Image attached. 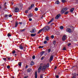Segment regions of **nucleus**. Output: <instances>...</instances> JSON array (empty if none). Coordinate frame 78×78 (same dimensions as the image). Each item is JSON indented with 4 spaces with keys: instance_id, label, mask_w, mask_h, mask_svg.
Returning <instances> with one entry per match:
<instances>
[{
    "instance_id": "f257e3e1",
    "label": "nucleus",
    "mask_w": 78,
    "mask_h": 78,
    "mask_svg": "<svg viewBox=\"0 0 78 78\" xmlns=\"http://www.w3.org/2000/svg\"><path fill=\"white\" fill-rule=\"evenodd\" d=\"M49 29L50 27L49 26H48L44 27L43 29L41 30H43V31L44 32H46V31H48V30H49Z\"/></svg>"
},
{
    "instance_id": "f03ea898",
    "label": "nucleus",
    "mask_w": 78,
    "mask_h": 78,
    "mask_svg": "<svg viewBox=\"0 0 78 78\" xmlns=\"http://www.w3.org/2000/svg\"><path fill=\"white\" fill-rule=\"evenodd\" d=\"M67 10V7H64L63 9L61 10L60 12L62 14H64L66 11Z\"/></svg>"
},
{
    "instance_id": "7ed1b4c3",
    "label": "nucleus",
    "mask_w": 78,
    "mask_h": 78,
    "mask_svg": "<svg viewBox=\"0 0 78 78\" xmlns=\"http://www.w3.org/2000/svg\"><path fill=\"white\" fill-rule=\"evenodd\" d=\"M6 5V2H5V3L4 5V6L3 7V9H4V10H5V11H6V9H7V7H6V6H7Z\"/></svg>"
},
{
    "instance_id": "20e7f679",
    "label": "nucleus",
    "mask_w": 78,
    "mask_h": 78,
    "mask_svg": "<svg viewBox=\"0 0 78 78\" xmlns=\"http://www.w3.org/2000/svg\"><path fill=\"white\" fill-rule=\"evenodd\" d=\"M32 30H30V32L31 33H35L36 32V29L34 28H32Z\"/></svg>"
},
{
    "instance_id": "39448f33",
    "label": "nucleus",
    "mask_w": 78,
    "mask_h": 78,
    "mask_svg": "<svg viewBox=\"0 0 78 78\" xmlns=\"http://www.w3.org/2000/svg\"><path fill=\"white\" fill-rule=\"evenodd\" d=\"M46 67H47L45 66H45H43L42 67H41V68H42V71H44L45 70Z\"/></svg>"
},
{
    "instance_id": "423d86ee",
    "label": "nucleus",
    "mask_w": 78,
    "mask_h": 78,
    "mask_svg": "<svg viewBox=\"0 0 78 78\" xmlns=\"http://www.w3.org/2000/svg\"><path fill=\"white\" fill-rule=\"evenodd\" d=\"M60 16H61V14H59L57 15V16L55 17V19H57V20L58 19L59 17H60Z\"/></svg>"
},
{
    "instance_id": "0eeeda50",
    "label": "nucleus",
    "mask_w": 78,
    "mask_h": 78,
    "mask_svg": "<svg viewBox=\"0 0 78 78\" xmlns=\"http://www.w3.org/2000/svg\"><path fill=\"white\" fill-rule=\"evenodd\" d=\"M66 32L70 33L72 32V30L70 28H68L66 29Z\"/></svg>"
},
{
    "instance_id": "6e6552de",
    "label": "nucleus",
    "mask_w": 78,
    "mask_h": 78,
    "mask_svg": "<svg viewBox=\"0 0 78 78\" xmlns=\"http://www.w3.org/2000/svg\"><path fill=\"white\" fill-rule=\"evenodd\" d=\"M66 37H67L66 35H64L63 36V37H62V41H66Z\"/></svg>"
},
{
    "instance_id": "1a4fd4ad",
    "label": "nucleus",
    "mask_w": 78,
    "mask_h": 78,
    "mask_svg": "<svg viewBox=\"0 0 78 78\" xmlns=\"http://www.w3.org/2000/svg\"><path fill=\"white\" fill-rule=\"evenodd\" d=\"M41 66H40L38 68V73H41Z\"/></svg>"
},
{
    "instance_id": "9d476101",
    "label": "nucleus",
    "mask_w": 78,
    "mask_h": 78,
    "mask_svg": "<svg viewBox=\"0 0 78 78\" xmlns=\"http://www.w3.org/2000/svg\"><path fill=\"white\" fill-rule=\"evenodd\" d=\"M19 11V9L18 8L16 7L15 9V12H17Z\"/></svg>"
},
{
    "instance_id": "9b49d317",
    "label": "nucleus",
    "mask_w": 78,
    "mask_h": 78,
    "mask_svg": "<svg viewBox=\"0 0 78 78\" xmlns=\"http://www.w3.org/2000/svg\"><path fill=\"white\" fill-rule=\"evenodd\" d=\"M34 6V4H32L31 5L30 7H29L28 9H31L32 8H33V6Z\"/></svg>"
},
{
    "instance_id": "f8f14e48",
    "label": "nucleus",
    "mask_w": 78,
    "mask_h": 78,
    "mask_svg": "<svg viewBox=\"0 0 78 78\" xmlns=\"http://www.w3.org/2000/svg\"><path fill=\"white\" fill-rule=\"evenodd\" d=\"M33 16V13H30V14H29L28 16V17L29 18L30 17H31Z\"/></svg>"
},
{
    "instance_id": "ddd939ff",
    "label": "nucleus",
    "mask_w": 78,
    "mask_h": 78,
    "mask_svg": "<svg viewBox=\"0 0 78 78\" xmlns=\"http://www.w3.org/2000/svg\"><path fill=\"white\" fill-rule=\"evenodd\" d=\"M54 57V56H51V57H50V62H51L52 60L53 59V58Z\"/></svg>"
},
{
    "instance_id": "4468645a",
    "label": "nucleus",
    "mask_w": 78,
    "mask_h": 78,
    "mask_svg": "<svg viewBox=\"0 0 78 78\" xmlns=\"http://www.w3.org/2000/svg\"><path fill=\"white\" fill-rule=\"evenodd\" d=\"M49 63H48L47 64V65H46L45 64H44L43 66H45V65L46 67H47L48 68V67H49Z\"/></svg>"
},
{
    "instance_id": "2eb2a0df",
    "label": "nucleus",
    "mask_w": 78,
    "mask_h": 78,
    "mask_svg": "<svg viewBox=\"0 0 78 78\" xmlns=\"http://www.w3.org/2000/svg\"><path fill=\"white\" fill-rule=\"evenodd\" d=\"M36 35V34H30V36L32 37H34Z\"/></svg>"
},
{
    "instance_id": "dca6fc26",
    "label": "nucleus",
    "mask_w": 78,
    "mask_h": 78,
    "mask_svg": "<svg viewBox=\"0 0 78 78\" xmlns=\"http://www.w3.org/2000/svg\"><path fill=\"white\" fill-rule=\"evenodd\" d=\"M15 27H17V26L18 25V22L16 21L15 22Z\"/></svg>"
},
{
    "instance_id": "f3484780",
    "label": "nucleus",
    "mask_w": 78,
    "mask_h": 78,
    "mask_svg": "<svg viewBox=\"0 0 78 78\" xmlns=\"http://www.w3.org/2000/svg\"><path fill=\"white\" fill-rule=\"evenodd\" d=\"M35 78H37V72H35Z\"/></svg>"
},
{
    "instance_id": "a211bd4d",
    "label": "nucleus",
    "mask_w": 78,
    "mask_h": 78,
    "mask_svg": "<svg viewBox=\"0 0 78 78\" xmlns=\"http://www.w3.org/2000/svg\"><path fill=\"white\" fill-rule=\"evenodd\" d=\"M73 11H74V8H73L70 9V12H72Z\"/></svg>"
},
{
    "instance_id": "6ab92c4d",
    "label": "nucleus",
    "mask_w": 78,
    "mask_h": 78,
    "mask_svg": "<svg viewBox=\"0 0 78 78\" xmlns=\"http://www.w3.org/2000/svg\"><path fill=\"white\" fill-rule=\"evenodd\" d=\"M55 4H57V5L59 4V2L58 0H57L55 2Z\"/></svg>"
},
{
    "instance_id": "aec40b11",
    "label": "nucleus",
    "mask_w": 78,
    "mask_h": 78,
    "mask_svg": "<svg viewBox=\"0 0 78 78\" xmlns=\"http://www.w3.org/2000/svg\"><path fill=\"white\" fill-rule=\"evenodd\" d=\"M44 52L43 51L41 52V56H42V55H43L44 53Z\"/></svg>"
},
{
    "instance_id": "412c9836",
    "label": "nucleus",
    "mask_w": 78,
    "mask_h": 78,
    "mask_svg": "<svg viewBox=\"0 0 78 78\" xmlns=\"http://www.w3.org/2000/svg\"><path fill=\"white\" fill-rule=\"evenodd\" d=\"M34 65V62L33 61L31 62H30V65L33 66Z\"/></svg>"
},
{
    "instance_id": "4be33fe9",
    "label": "nucleus",
    "mask_w": 78,
    "mask_h": 78,
    "mask_svg": "<svg viewBox=\"0 0 78 78\" xmlns=\"http://www.w3.org/2000/svg\"><path fill=\"white\" fill-rule=\"evenodd\" d=\"M43 30V29H41V30H39L38 32V33H37V34H39V33H40L41 31H42V30Z\"/></svg>"
},
{
    "instance_id": "5701e85b",
    "label": "nucleus",
    "mask_w": 78,
    "mask_h": 78,
    "mask_svg": "<svg viewBox=\"0 0 78 78\" xmlns=\"http://www.w3.org/2000/svg\"><path fill=\"white\" fill-rule=\"evenodd\" d=\"M18 65H19V66H21V62H19L18 63Z\"/></svg>"
},
{
    "instance_id": "b1692460",
    "label": "nucleus",
    "mask_w": 78,
    "mask_h": 78,
    "mask_svg": "<svg viewBox=\"0 0 78 78\" xmlns=\"http://www.w3.org/2000/svg\"><path fill=\"white\" fill-rule=\"evenodd\" d=\"M19 48L21 50H22L23 49V48L21 45H20Z\"/></svg>"
},
{
    "instance_id": "393cba45",
    "label": "nucleus",
    "mask_w": 78,
    "mask_h": 78,
    "mask_svg": "<svg viewBox=\"0 0 78 78\" xmlns=\"http://www.w3.org/2000/svg\"><path fill=\"white\" fill-rule=\"evenodd\" d=\"M60 28L61 30H63V26H61V27H60Z\"/></svg>"
},
{
    "instance_id": "a878e982",
    "label": "nucleus",
    "mask_w": 78,
    "mask_h": 78,
    "mask_svg": "<svg viewBox=\"0 0 78 78\" xmlns=\"http://www.w3.org/2000/svg\"><path fill=\"white\" fill-rule=\"evenodd\" d=\"M69 14V12L68 11H66V12H65L64 13V14H66V15Z\"/></svg>"
},
{
    "instance_id": "bb28decb",
    "label": "nucleus",
    "mask_w": 78,
    "mask_h": 78,
    "mask_svg": "<svg viewBox=\"0 0 78 78\" xmlns=\"http://www.w3.org/2000/svg\"><path fill=\"white\" fill-rule=\"evenodd\" d=\"M31 71V69H29L27 70V72H30Z\"/></svg>"
},
{
    "instance_id": "cd10ccee",
    "label": "nucleus",
    "mask_w": 78,
    "mask_h": 78,
    "mask_svg": "<svg viewBox=\"0 0 78 78\" xmlns=\"http://www.w3.org/2000/svg\"><path fill=\"white\" fill-rule=\"evenodd\" d=\"M53 20H51L50 21L48 22V24H49L50 23H51Z\"/></svg>"
},
{
    "instance_id": "c85d7f7f",
    "label": "nucleus",
    "mask_w": 78,
    "mask_h": 78,
    "mask_svg": "<svg viewBox=\"0 0 78 78\" xmlns=\"http://www.w3.org/2000/svg\"><path fill=\"white\" fill-rule=\"evenodd\" d=\"M46 40L47 41H48V37H45Z\"/></svg>"
},
{
    "instance_id": "c756f323",
    "label": "nucleus",
    "mask_w": 78,
    "mask_h": 78,
    "mask_svg": "<svg viewBox=\"0 0 78 78\" xmlns=\"http://www.w3.org/2000/svg\"><path fill=\"white\" fill-rule=\"evenodd\" d=\"M25 29H23V30H20V31L21 32H24L25 31Z\"/></svg>"
},
{
    "instance_id": "7c9ffc66",
    "label": "nucleus",
    "mask_w": 78,
    "mask_h": 78,
    "mask_svg": "<svg viewBox=\"0 0 78 78\" xmlns=\"http://www.w3.org/2000/svg\"><path fill=\"white\" fill-rule=\"evenodd\" d=\"M16 53V51L15 50H13V51H12V53L13 54H14Z\"/></svg>"
},
{
    "instance_id": "2f4dec72",
    "label": "nucleus",
    "mask_w": 78,
    "mask_h": 78,
    "mask_svg": "<svg viewBox=\"0 0 78 78\" xmlns=\"http://www.w3.org/2000/svg\"><path fill=\"white\" fill-rule=\"evenodd\" d=\"M37 10H38V8H35V10L36 11H37Z\"/></svg>"
},
{
    "instance_id": "473e14b6",
    "label": "nucleus",
    "mask_w": 78,
    "mask_h": 78,
    "mask_svg": "<svg viewBox=\"0 0 78 78\" xmlns=\"http://www.w3.org/2000/svg\"><path fill=\"white\" fill-rule=\"evenodd\" d=\"M7 68L8 69H10V66H9V65L7 66Z\"/></svg>"
},
{
    "instance_id": "72a5a7b5",
    "label": "nucleus",
    "mask_w": 78,
    "mask_h": 78,
    "mask_svg": "<svg viewBox=\"0 0 78 78\" xmlns=\"http://www.w3.org/2000/svg\"><path fill=\"white\" fill-rule=\"evenodd\" d=\"M43 47H44L43 46H39V48H42Z\"/></svg>"
},
{
    "instance_id": "f704fd0d",
    "label": "nucleus",
    "mask_w": 78,
    "mask_h": 78,
    "mask_svg": "<svg viewBox=\"0 0 78 78\" xmlns=\"http://www.w3.org/2000/svg\"><path fill=\"white\" fill-rule=\"evenodd\" d=\"M63 50H66V47H64L63 48Z\"/></svg>"
},
{
    "instance_id": "c9c22d12",
    "label": "nucleus",
    "mask_w": 78,
    "mask_h": 78,
    "mask_svg": "<svg viewBox=\"0 0 78 78\" xmlns=\"http://www.w3.org/2000/svg\"><path fill=\"white\" fill-rule=\"evenodd\" d=\"M62 1L63 3H65L66 2V0H62Z\"/></svg>"
},
{
    "instance_id": "e433bc0d",
    "label": "nucleus",
    "mask_w": 78,
    "mask_h": 78,
    "mask_svg": "<svg viewBox=\"0 0 78 78\" xmlns=\"http://www.w3.org/2000/svg\"><path fill=\"white\" fill-rule=\"evenodd\" d=\"M51 38L52 39H54V35H51Z\"/></svg>"
},
{
    "instance_id": "4c0bfd02",
    "label": "nucleus",
    "mask_w": 78,
    "mask_h": 78,
    "mask_svg": "<svg viewBox=\"0 0 78 78\" xmlns=\"http://www.w3.org/2000/svg\"><path fill=\"white\" fill-rule=\"evenodd\" d=\"M32 58L33 59H35V56L33 55V56H32Z\"/></svg>"
},
{
    "instance_id": "58836bf2",
    "label": "nucleus",
    "mask_w": 78,
    "mask_h": 78,
    "mask_svg": "<svg viewBox=\"0 0 78 78\" xmlns=\"http://www.w3.org/2000/svg\"><path fill=\"white\" fill-rule=\"evenodd\" d=\"M7 36H8V37H9L11 36V35L9 34H7Z\"/></svg>"
},
{
    "instance_id": "ea45409f",
    "label": "nucleus",
    "mask_w": 78,
    "mask_h": 78,
    "mask_svg": "<svg viewBox=\"0 0 78 78\" xmlns=\"http://www.w3.org/2000/svg\"><path fill=\"white\" fill-rule=\"evenodd\" d=\"M51 51V49H48V53H50V52Z\"/></svg>"
},
{
    "instance_id": "a19ab883",
    "label": "nucleus",
    "mask_w": 78,
    "mask_h": 78,
    "mask_svg": "<svg viewBox=\"0 0 78 78\" xmlns=\"http://www.w3.org/2000/svg\"><path fill=\"white\" fill-rule=\"evenodd\" d=\"M44 58V57L43 56L41 58V60H43V59Z\"/></svg>"
},
{
    "instance_id": "79ce46f5",
    "label": "nucleus",
    "mask_w": 78,
    "mask_h": 78,
    "mask_svg": "<svg viewBox=\"0 0 78 78\" xmlns=\"http://www.w3.org/2000/svg\"><path fill=\"white\" fill-rule=\"evenodd\" d=\"M46 43H47V41H44V44H46Z\"/></svg>"
},
{
    "instance_id": "37998d69",
    "label": "nucleus",
    "mask_w": 78,
    "mask_h": 78,
    "mask_svg": "<svg viewBox=\"0 0 78 78\" xmlns=\"http://www.w3.org/2000/svg\"><path fill=\"white\" fill-rule=\"evenodd\" d=\"M71 45V44L70 43L68 44V46L69 47V46Z\"/></svg>"
},
{
    "instance_id": "c03bdc74",
    "label": "nucleus",
    "mask_w": 78,
    "mask_h": 78,
    "mask_svg": "<svg viewBox=\"0 0 78 78\" xmlns=\"http://www.w3.org/2000/svg\"><path fill=\"white\" fill-rule=\"evenodd\" d=\"M3 60H4V61H6V58H3Z\"/></svg>"
},
{
    "instance_id": "a18cd8bd",
    "label": "nucleus",
    "mask_w": 78,
    "mask_h": 78,
    "mask_svg": "<svg viewBox=\"0 0 78 78\" xmlns=\"http://www.w3.org/2000/svg\"><path fill=\"white\" fill-rule=\"evenodd\" d=\"M5 17H9V15H5Z\"/></svg>"
},
{
    "instance_id": "49530a36",
    "label": "nucleus",
    "mask_w": 78,
    "mask_h": 78,
    "mask_svg": "<svg viewBox=\"0 0 78 78\" xmlns=\"http://www.w3.org/2000/svg\"><path fill=\"white\" fill-rule=\"evenodd\" d=\"M56 78H59V76L58 75H57L56 76Z\"/></svg>"
},
{
    "instance_id": "de8ad7c7",
    "label": "nucleus",
    "mask_w": 78,
    "mask_h": 78,
    "mask_svg": "<svg viewBox=\"0 0 78 78\" xmlns=\"http://www.w3.org/2000/svg\"><path fill=\"white\" fill-rule=\"evenodd\" d=\"M28 10H26L25 11V12L27 14V13H28Z\"/></svg>"
},
{
    "instance_id": "09e8293b",
    "label": "nucleus",
    "mask_w": 78,
    "mask_h": 78,
    "mask_svg": "<svg viewBox=\"0 0 78 78\" xmlns=\"http://www.w3.org/2000/svg\"><path fill=\"white\" fill-rule=\"evenodd\" d=\"M12 16V15H11V14H9V17H11Z\"/></svg>"
},
{
    "instance_id": "8fccbe9b",
    "label": "nucleus",
    "mask_w": 78,
    "mask_h": 78,
    "mask_svg": "<svg viewBox=\"0 0 78 78\" xmlns=\"http://www.w3.org/2000/svg\"><path fill=\"white\" fill-rule=\"evenodd\" d=\"M43 75H41V78H43Z\"/></svg>"
},
{
    "instance_id": "3c124183",
    "label": "nucleus",
    "mask_w": 78,
    "mask_h": 78,
    "mask_svg": "<svg viewBox=\"0 0 78 78\" xmlns=\"http://www.w3.org/2000/svg\"><path fill=\"white\" fill-rule=\"evenodd\" d=\"M22 23L21 22H19V24L20 25H21Z\"/></svg>"
},
{
    "instance_id": "603ef678",
    "label": "nucleus",
    "mask_w": 78,
    "mask_h": 78,
    "mask_svg": "<svg viewBox=\"0 0 78 78\" xmlns=\"http://www.w3.org/2000/svg\"><path fill=\"white\" fill-rule=\"evenodd\" d=\"M55 43H56V42L55 41L53 42V44H54V45H55Z\"/></svg>"
},
{
    "instance_id": "864d4df0",
    "label": "nucleus",
    "mask_w": 78,
    "mask_h": 78,
    "mask_svg": "<svg viewBox=\"0 0 78 78\" xmlns=\"http://www.w3.org/2000/svg\"><path fill=\"white\" fill-rule=\"evenodd\" d=\"M44 15H43L42 16H41V19H42V18H43V17H44Z\"/></svg>"
},
{
    "instance_id": "5fc2aeb1",
    "label": "nucleus",
    "mask_w": 78,
    "mask_h": 78,
    "mask_svg": "<svg viewBox=\"0 0 78 78\" xmlns=\"http://www.w3.org/2000/svg\"><path fill=\"white\" fill-rule=\"evenodd\" d=\"M23 78H28V76H26L25 77H23Z\"/></svg>"
},
{
    "instance_id": "6e6d98bb",
    "label": "nucleus",
    "mask_w": 78,
    "mask_h": 78,
    "mask_svg": "<svg viewBox=\"0 0 78 78\" xmlns=\"http://www.w3.org/2000/svg\"><path fill=\"white\" fill-rule=\"evenodd\" d=\"M57 68V67L56 66H55V68H54V69L55 70Z\"/></svg>"
},
{
    "instance_id": "4d7b16f0",
    "label": "nucleus",
    "mask_w": 78,
    "mask_h": 78,
    "mask_svg": "<svg viewBox=\"0 0 78 78\" xmlns=\"http://www.w3.org/2000/svg\"><path fill=\"white\" fill-rule=\"evenodd\" d=\"M22 6H23V5L22 4H21V5H20V7H21V8H22Z\"/></svg>"
},
{
    "instance_id": "13d9d810",
    "label": "nucleus",
    "mask_w": 78,
    "mask_h": 78,
    "mask_svg": "<svg viewBox=\"0 0 78 78\" xmlns=\"http://www.w3.org/2000/svg\"><path fill=\"white\" fill-rule=\"evenodd\" d=\"M28 66L27 65H26V68L27 69V68Z\"/></svg>"
},
{
    "instance_id": "bf43d9fd",
    "label": "nucleus",
    "mask_w": 78,
    "mask_h": 78,
    "mask_svg": "<svg viewBox=\"0 0 78 78\" xmlns=\"http://www.w3.org/2000/svg\"><path fill=\"white\" fill-rule=\"evenodd\" d=\"M11 4H12V5H13V4H14V2H11Z\"/></svg>"
},
{
    "instance_id": "052dcab7",
    "label": "nucleus",
    "mask_w": 78,
    "mask_h": 78,
    "mask_svg": "<svg viewBox=\"0 0 78 78\" xmlns=\"http://www.w3.org/2000/svg\"><path fill=\"white\" fill-rule=\"evenodd\" d=\"M8 60H9L11 59V58H8Z\"/></svg>"
},
{
    "instance_id": "680f3d73",
    "label": "nucleus",
    "mask_w": 78,
    "mask_h": 78,
    "mask_svg": "<svg viewBox=\"0 0 78 78\" xmlns=\"http://www.w3.org/2000/svg\"><path fill=\"white\" fill-rule=\"evenodd\" d=\"M51 20H54V18H52Z\"/></svg>"
},
{
    "instance_id": "e2e57ef3",
    "label": "nucleus",
    "mask_w": 78,
    "mask_h": 78,
    "mask_svg": "<svg viewBox=\"0 0 78 78\" xmlns=\"http://www.w3.org/2000/svg\"><path fill=\"white\" fill-rule=\"evenodd\" d=\"M29 20H32V19L31 18H30Z\"/></svg>"
},
{
    "instance_id": "0e129e2a",
    "label": "nucleus",
    "mask_w": 78,
    "mask_h": 78,
    "mask_svg": "<svg viewBox=\"0 0 78 78\" xmlns=\"http://www.w3.org/2000/svg\"><path fill=\"white\" fill-rule=\"evenodd\" d=\"M52 24H54V23H51V26H52Z\"/></svg>"
},
{
    "instance_id": "69168bd1",
    "label": "nucleus",
    "mask_w": 78,
    "mask_h": 78,
    "mask_svg": "<svg viewBox=\"0 0 78 78\" xmlns=\"http://www.w3.org/2000/svg\"><path fill=\"white\" fill-rule=\"evenodd\" d=\"M0 9H2V6H0Z\"/></svg>"
},
{
    "instance_id": "338daca9",
    "label": "nucleus",
    "mask_w": 78,
    "mask_h": 78,
    "mask_svg": "<svg viewBox=\"0 0 78 78\" xmlns=\"http://www.w3.org/2000/svg\"><path fill=\"white\" fill-rule=\"evenodd\" d=\"M72 78H75V77L73 76Z\"/></svg>"
},
{
    "instance_id": "774afa93",
    "label": "nucleus",
    "mask_w": 78,
    "mask_h": 78,
    "mask_svg": "<svg viewBox=\"0 0 78 78\" xmlns=\"http://www.w3.org/2000/svg\"><path fill=\"white\" fill-rule=\"evenodd\" d=\"M58 75H59V74H60V73H58Z\"/></svg>"
}]
</instances>
